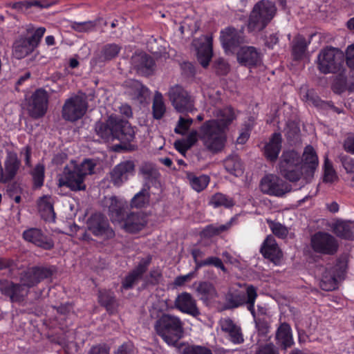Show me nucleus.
Returning <instances> with one entry per match:
<instances>
[{
  "mask_svg": "<svg viewBox=\"0 0 354 354\" xmlns=\"http://www.w3.org/2000/svg\"><path fill=\"white\" fill-rule=\"evenodd\" d=\"M317 153L311 145L305 147L302 156L293 149L283 151L279 167L281 176L290 182L300 179L307 184L311 182L318 167Z\"/></svg>",
  "mask_w": 354,
  "mask_h": 354,
  "instance_id": "f257e3e1",
  "label": "nucleus"
},
{
  "mask_svg": "<svg viewBox=\"0 0 354 354\" xmlns=\"http://www.w3.org/2000/svg\"><path fill=\"white\" fill-rule=\"evenodd\" d=\"M135 128L128 120L111 115L104 121L97 122L94 130L103 142H109L118 140L120 142L116 145L118 148L125 152H132L138 149V145L134 142Z\"/></svg>",
  "mask_w": 354,
  "mask_h": 354,
  "instance_id": "f03ea898",
  "label": "nucleus"
},
{
  "mask_svg": "<svg viewBox=\"0 0 354 354\" xmlns=\"http://www.w3.org/2000/svg\"><path fill=\"white\" fill-rule=\"evenodd\" d=\"M96 161L86 158L81 163L73 166H66L58 178L59 187H66L73 192L85 191L86 185L85 178L94 173Z\"/></svg>",
  "mask_w": 354,
  "mask_h": 354,
  "instance_id": "7ed1b4c3",
  "label": "nucleus"
},
{
  "mask_svg": "<svg viewBox=\"0 0 354 354\" xmlns=\"http://www.w3.org/2000/svg\"><path fill=\"white\" fill-rule=\"evenodd\" d=\"M226 131L217 120H208L200 127L198 138L205 149L215 154L221 152L225 146Z\"/></svg>",
  "mask_w": 354,
  "mask_h": 354,
  "instance_id": "20e7f679",
  "label": "nucleus"
},
{
  "mask_svg": "<svg viewBox=\"0 0 354 354\" xmlns=\"http://www.w3.org/2000/svg\"><path fill=\"white\" fill-rule=\"evenodd\" d=\"M154 330L167 344L176 346L183 337V324L178 317L163 313L155 322Z\"/></svg>",
  "mask_w": 354,
  "mask_h": 354,
  "instance_id": "39448f33",
  "label": "nucleus"
},
{
  "mask_svg": "<svg viewBox=\"0 0 354 354\" xmlns=\"http://www.w3.org/2000/svg\"><path fill=\"white\" fill-rule=\"evenodd\" d=\"M277 13L275 4L268 0L258 1L250 13L247 28L249 32L263 30L272 20Z\"/></svg>",
  "mask_w": 354,
  "mask_h": 354,
  "instance_id": "423d86ee",
  "label": "nucleus"
},
{
  "mask_svg": "<svg viewBox=\"0 0 354 354\" xmlns=\"http://www.w3.org/2000/svg\"><path fill=\"white\" fill-rule=\"evenodd\" d=\"M345 56L337 48L326 46L317 56V68L323 74L337 73L344 66Z\"/></svg>",
  "mask_w": 354,
  "mask_h": 354,
  "instance_id": "0eeeda50",
  "label": "nucleus"
},
{
  "mask_svg": "<svg viewBox=\"0 0 354 354\" xmlns=\"http://www.w3.org/2000/svg\"><path fill=\"white\" fill-rule=\"evenodd\" d=\"M46 32V28L39 27L35 30L27 28L30 36L20 35L13 44L12 54L17 59H21L31 54L39 46L41 38Z\"/></svg>",
  "mask_w": 354,
  "mask_h": 354,
  "instance_id": "6e6552de",
  "label": "nucleus"
},
{
  "mask_svg": "<svg viewBox=\"0 0 354 354\" xmlns=\"http://www.w3.org/2000/svg\"><path fill=\"white\" fill-rule=\"evenodd\" d=\"M88 109L87 97L85 93L68 98L62 109L64 120L75 122L82 118Z\"/></svg>",
  "mask_w": 354,
  "mask_h": 354,
  "instance_id": "1a4fd4ad",
  "label": "nucleus"
},
{
  "mask_svg": "<svg viewBox=\"0 0 354 354\" xmlns=\"http://www.w3.org/2000/svg\"><path fill=\"white\" fill-rule=\"evenodd\" d=\"M86 227L92 234L104 241L113 239L115 231L106 216L100 212L93 213L86 221Z\"/></svg>",
  "mask_w": 354,
  "mask_h": 354,
  "instance_id": "9d476101",
  "label": "nucleus"
},
{
  "mask_svg": "<svg viewBox=\"0 0 354 354\" xmlns=\"http://www.w3.org/2000/svg\"><path fill=\"white\" fill-rule=\"evenodd\" d=\"M310 245L315 253L328 256L335 255L339 247L337 239L325 232L314 234L310 238Z\"/></svg>",
  "mask_w": 354,
  "mask_h": 354,
  "instance_id": "9b49d317",
  "label": "nucleus"
},
{
  "mask_svg": "<svg viewBox=\"0 0 354 354\" xmlns=\"http://www.w3.org/2000/svg\"><path fill=\"white\" fill-rule=\"evenodd\" d=\"M346 270V263L338 259L336 263L326 268L319 282L320 288L324 291H332L338 287V281L344 279Z\"/></svg>",
  "mask_w": 354,
  "mask_h": 354,
  "instance_id": "f8f14e48",
  "label": "nucleus"
},
{
  "mask_svg": "<svg viewBox=\"0 0 354 354\" xmlns=\"http://www.w3.org/2000/svg\"><path fill=\"white\" fill-rule=\"evenodd\" d=\"M169 99L178 113H185L194 109V98L183 86L175 85L169 92Z\"/></svg>",
  "mask_w": 354,
  "mask_h": 354,
  "instance_id": "ddd939ff",
  "label": "nucleus"
},
{
  "mask_svg": "<svg viewBox=\"0 0 354 354\" xmlns=\"http://www.w3.org/2000/svg\"><path fill=\"white\" fill-rule=\"evenodd\" d=\"M259 187L263 194L277 197L283 196L292 189L290 185L274 174L263 176L260 181Z\"/></svg>",
  "mask_w": 354,
  "mask_h": 354,
  "instance_id": "4468645a",
  "label": "nucleus"
},
{
  "mask_svg": "<svg viewBox=\"0 0 354 354\" xmlns=\"http://www.w3.org/2000/svg\"><path fill=\"white\" fill-rule=\"evenodd\" d=\"M102 205L112 223L122 224L127 214V202L118 198L115 196L105 197L102 201Z\"/></svg>",
  "mask_w": 354,
  "mask_h": 354,
  "instance_id": "2eb2a0df",
  "label": "nucleus"
},
{
  "mask_svg": "<svg viewBox=\"0 0 354 354\" xmlns=\"http://www.w3.org/2000/svg\"><path fill=\"white\" fill-rule=\"evenodd\" d=\"M48 98V93L44 88H38L32 94L28 102V111L32 118L39 119L46 114Z\"/></svg>",
  "mask_w": 354,
  "mask_h": 354,
  "instance_id": "dca6fc26",
  "label": "nucleus"
},
{
  "mask_svg": "<svg viewBox=\"0 0 354 354\" xmlns=\"http://www.w3.org/2000/svg\"><path fill=\"white\" fill-rule=\"evenodd\" d=\"M220 40L225 51L232 52L244 41V26L237 30L232 26L221 31Z\"/></svg>",
  "mask_w": 354,
  "mask_h": 354,
  "instance_id": "f3484780",
  "label": "nucleus"
},
{
  "mask_svg": "<svg viewBox=\"0 0 354 354\" xmlns=\"http://www.w3.org/2000/svg\"><path fill=\"white\" fill-rule=\"evenodd\" d=\"M136 172L134 161L127 160L116 165L110 172L111 183L117 187L121 186L127 182L130 177L133 176Z\"/></svg>",
  "mask_w": 354,
  "mask_h": 354,
  "instance_id": "a211bd4d",
  "label": "nucleus"
},
{
  "mask_svg": "<svg viewBox=\"0 0 354 354\" xmlns=\"http://www.w3.org/2000/svg\"><path fill=\"white\" fill-rule=\"evenodd\" d=\"M0 292L10 299L12 303H19L24 300L28 290L21 283H14L8 279L0 280Z\"/></svg>",
  "mask_w": 354,
  "mask_h": 354,
  "instance_id": "6ab92c4d",
  "label": "nucleus"
},
{
  "mask_svg": "<svg viewBox=\"0 0 354 354\" xmlns=\"http://www.w3.org/2000/svg\"><path fill=\"white\" fill-rule=\"evenodd\" d=\"M131 65L136 72L145 77L152 75L156 70V62L153 58L142 52L136 53L131 57Z\"/></svg>",
  "mask_w": 354,
  "mask_h": 354,
  "instance_id": "aec40b11",
  "label": "nucleus"
},
{
  "mask_svg": "<svg viewBox=\"0 0 354 354\" xmlns=\"http://www.w3.org/2000/svg\"><path fill=\"white\" fill-rule=\"evenodd\" d=\"M22 237L26 241L46 250H50L54 248L53 240L39 228L30 227L24 230Z\"/></svg>",
  "mask_w": 354,
  "mask_h": 354,
  "instance_id": "412c9836",
  "label": "nucleus"
},
{
  "mask_svg": "<svg viewBox=\"0 0 354 354\" xmlns=\"http://www.w3.org/2000/svg\"><path fill=\"white\" fill-rule=\"evenodd\" d=\"M212 37L209 35H203L195 40V46L197 51V59L203 68H207L213 55Z\"/></svg>",
  "mask_w": 354,
  "mask_h": 354,
  "instance_id": "4be33fe9",
  "label": "nucleus"
},
{
  "mask_svg": "<svg viewBox=\"0 0 354 354\" xmlns=\"http://www.w3.org/2000/svg\"><path fill=\"white\" fill-rule=\"evenodd\" d=\"M151 262V256L142 259L138 266L124 278L122 281L121 288L124 290L132 289L134 285L138 280L142 279L143 274L147 272Z\"/></svg>",
  "mask_w": 354,
  "mask_h": 354,
  "instance_id": "5701e85b",
  "label": "nucleus"
},
{
  "mask_svg": "<svg viewBox=\"0 0 354 354\" xmlns=\"http://www.w3.org/2000/svg\"><path fill=\"white\" fill-rule=\"evenodd\" d=\"M175 307L182 313L188 314L194 317L201 315L197 307L196 301L192 295L187 292L179 294L174 301Z\"/></svg>",
  "mask_w": 354,
  "mask_h": 354,
  "instance_id": "b1692460",
  "label": "nucleus"
},
{
  "mask_svg": "<svg viewBox=\"0 0 354 354\" xmlns=\"http://www.w3.org/2000/svg\"><path fill=\"white\" fill-rule=\"evenodd\" d=\"M237 60L241 65L251 68L261 64V55L254 46H242L237 53Z\"/></svg>",
  "mask_w": 354,
  "mask_h": 354,
  "instance_id": "393cba45",
  "label": "nucleus"
},
{
  "mask_svg": "<svg viewBox=\"0 0 354 354\" xmlns=\"http://www.w3.org/2000/svg\"><path fill=\"white\" fill-rule=\"evenodd\" d=\"M147 215L143 212L128 214L122 221V227L129 233H136L142 230L147 224Z\"/></svg>",
  "mask_w": 354,
  "mask_h": 354,
  "instance_id": "a878e982",
  "label": "nucleus"
},
{
  "mask_svg": "<svg viewBox=\"0 0 354 354\" xmlns=\"http://www.w3.org/2000/svg\"><path fill=\"white\" fill-rule=\"evenodd\" d=\"M221 330L228 335V339L234 344H241L244 342V336L240 326L237 325L231 318L226 317L221 319Z\"/></svg>",
  "mask_w": 354,
  "mask_h": 354,
  "instance_id": "bb28decb",
  "label": "nucleus"
},
{
  "mask_svg": "<svg viewBox=\"0 0 354 354\" xmlns=\"http://www.w3.org/2000/svg\"><path fill=\"white\" fill-rule=\"evenodd\" d=\"M21 166V161L17 153H9L4 162V169L1 167L3 184L11 182L16 176Z\"/></svg>",
  "mask_w": 354,
  "mask_h": 354,
  "instance_id": "cd10ccee",
  "label": "nucleus"
},
{
  "mask_svg": "<svg viewBox=\"0 0 354 354\" xmlns=\"http://www.w3.org/2000/svg\"><path fill=\"white\" fill-rule=\"evenodd\" d=\"M282 136L279 132L273 133L269 141L265 145L263 150V155L267 160L275 162L282 147Z\"/></svg>",
  "mask_w": 354,
  "mask_h": 354,
  "instance_id": "c85d7f7f",
  "label": "nucleus"
},
{
  "mask_svg": "<svg viewBox=\"0 0 354 354\" xmlns=\"http://www.w3.org/2000/svg\"><path fill=\"white\" fill-rule=\"evenodd\" d=\"M121 46L116 44H105L100 52L95 54L91 59V64L93 66H102L105 62L115 58L120 53Z\"/></svg>",
  "mask_w": 354,
  "mask_h": 354,
  "instance_id": "c756f323",
  "label": "nucleus"
},
{
  "mask_svg": "<svg viewBox=\"0 0 354 354\" xmlns=\"http://www.w3.org/2000/svg\"><path fill=\"white\" fill-rule=\"evenodd\" d=\"M260 252L264 258L269 259L274 264H277L282 257L281 251L272 235H268L266 238L260 248Z\"/></svg>",
  "mask_w": 354,
  "mask_h": 354,
  "instance_id": "7c9ffc66",
  "label": "nucleus"
},
{
  "mask_svg": "<svg viewBox=\"0 0 354 354\" xmlns=\"http://www.w3.org/2000/svg\"><path fill=\"white\" fill-rule=\"evenodd\" d=\"M332 232L339 238L354 241V223L350 221L336 220L331 226Z\"/></svg>",
  "mask_w": 354,
  "mask_h": 354,
  "instance_id": "2f4dec72",
  "label": "nucleus"
},
{
  "mask_svg": "<svg viewBox=\"0 0 354 354\" xmlns=\"http://www.w3.org/2000/svg\"><path fill=\"white\" fill-rule=\"evenodd\" d=\"M54 199L50 195H44L39 198L37 205L41 218L45 221L55 222L56 214L54 211Z\"/></svg>",
  "mask_w": 354,
  "mask_h": 354,
  "instance_id": "473e14b6",
  "label": "nucleus"
},
{
  "mask_svg": "<svg viewBox=\"0 0 354 354\" xmlns=\"http://www.w3.org/2000/svg\"><path fill=\"white\" fill-rule=\"evenodd\" d=\"M275 339L277 344L284 350L290 348L294 344L290 326L283 322L280 324L276 331Z\"/></svg>",
  "mask_w": 354,
  "mask_h": 354,
  "instance_id": "72a5a7b5",
  "label": "nucleus"
},
{
  "mask_svg": "<svg viewBox=\"0 0 354 354\" xmlns=\"http://www.w3.org/2000/svg\"><path fill=\"white\" fill-rule=\"evenodd\" d=\"M244 293L239 290L230 289L224 296V310H232L244 306L245 297Z\"/></svg>",
  "mask_w": 354,
  "mask_h": 354,
  "instance_id": "f704fd0d",
  "label": "nucleus"
},
{
  "mask_svg": "<svg viewBox=\"0 0 354 354\" xmlns=\"http://www.w3.org/2000/svg\"><path fill=\"white\" fill-rule=\"evenodd\" d=\"M197 295L203 303H208L218 297V292L214 286L209 281H201L196 288Z\"/></svg>",
  "mask_w": 354,
  "mask_h": 354,
  "instance_id": "c9c22d12",
  "label": "nucleus"
},
{
  "mask_svg": "<svg viewBox=\"0 0 354 354\" xmlns=\"http://www.w3.org/2000/svg\"><path fill=\"white\" fill-rule=\"evenodd\" d=\"M310 41H307L306 38L301 35H296L291 44V51L293 59L295 61L301 60L304 58Z\"/></svg>",
  "mask_w": 354,
  "mask_h": 354,
  "instance_id": "e433bc0d",
  "label": "nucleus"
},
{
  "mask_svg": "<svg viewBox=\"0 0 354 354\" xmlns=\"http://www.w3.org/2000/svg\"><path fill=\"white\" fill-rule=\"evenodd\" d=\"M226 171L235 176H241L243 174V165L240 157L236 154L228 156L223 161Z\"/></svg>",
  "mask_w": 354,
  "mask_h": 354,
  "instance_id": "4c0bfd02",
  "label": "nucleus"
},
{
  "mask_svg": "<svg viewBox=\"0 0 354 354\" xmlns=\"http://www.w3.org/2000/svg\"><path fill=\"white\" fill-rule=\"evenodd\" d=\"M149 186L145 185L131 198V208L141 209L147 207L150 203Z\"/></svg>",
  "mask_w": 354,
  "mask_h": 354,
  "instance_id": "58836bf2",
  "label": "nucleus"
},
{
  "mask_svg": "<svg viewBox=\"0 0 354 354\" xmlns=\"http://www.w3.org/2000/svg\"><path fill=\"white\" fill-rule=\"evenodd\" d=\"M186 177L192 188L197 192L204 190L209 183V177L204 174L197 176L192 172H187Z\"/></svg>",
  "mask_w": 354,
  "mask_h": 354,
  "instance_id": "ea45409f",
  "label": "nucleus"
},
{
  "mask_svg": "<svg viewBox=\"0 0 354 354\" xmlns=\"http://www.w3.org/2000/svg\"><path fill=\"white\" fill-rule=\"evenodd\" d=\"M98 301L109 312H112L115 309L116 304L115 297L114 293L110 290H99Z\"/></svg>",
  "mask_w": 354,
  "mask_h": 354,
  "instance_id": "a19ab883",
  "label": "nucleus"
},
{
  "mask_svg": "<svg viewBox=\"0 0 354 354\" xmlns=\"http://www.w3.org/2000/svg\"><path fill=\"white\" fill-rule=\"evenodd\" d=\"M236 220L235 217H232L227 223L218 226L214 225H209L206 226L202 231V235L204 237H212L219 235L220 234L227 231L232 226V223Z\"/></svg>",
  "mask_w": 354,
  "mask_h": 354,
  "instance_id": "79ce46f5",
  "label": "nucleus"
},
{
  "mask_svg": "<svg viewBox=\"0 0 354 354\" xmlns=\"http://www.w3.org/2000/svg\"><path fill=\"white\" fill-rule=\"evenodd\" d=\"M258 297L257 289L253 285H249L246 288V295L245 297L244 305L247 306V309L250 312L253 318L257 317V313L254 309V304Z\"/></svg>",
  "mask_w": 354,
  "mask_h": 354,
  "instance_id": "37998d69",
  "label": "nucleus"
},
{
  "mask_svg": "<svg viewBox=\"0 0 354 354\" xmlns=\"http://www.w3.org/2000/svg\"><path fill=\"white\" fill-rule=\"evenodd\" d=\"M209 204L216 208L219 207L230 208L235 205V203L232 198H230L222 193L218 192L211 197Z\"/></svg>",
  "mask_w": 354,
  "mask_h": 354,
  "instance_id": "c03bdc74",
  "label": "nucleus"
},
{
  "mask_svg": "<svg viewBox=\"0 0 354 354\" xmlns=\"http://www.w3.org/2000/svg\"><path fill=\"white\" fill-rule=\"evenodd\" d=\"M218 116V118L211 120L219 122V125L226 131L227 130L229 125L235 119L234 110L231 107H226L221 110Z\"/></svg>",
  "mask_w": 354,
  "mask_h": 354,
  "instance_id": "a18cd8bd",
  "label": "nucleus"
},
{
  "mask_svg": "<svg viewBox=\"0 0 354 354\" xmlns=\"http://www.w3.org/2000/svg\"><path fill=\"white\" fill-rule=\"evenodd\" d=\"M31 176L32 178V189H40L44 185V183L45 167L44 165H36L31 171Z\"/></svg>",
  "mask_w": 354,
  "mask_h": 354,
  "instance_id": "49530a36",
  "label": "nucleus"
},
{
  "mask_svg": "<svg viewBox=\"0 0 354 354\" xmlns=\"http://www.w3.org/2000/svg\"><path fill=\"white\" fill-rule=\"evenodd\" d=\"M139 173L147 182L152 181L159 175L155 165L149 162H144L139 168Z\"/></svg>",
  "mask_w": 354,
  "mask_h": 354,
  "instance_id": "de8ad7c7",
  "label": "nucleus"
},
{
  "mask_svg": "<svg viewBox=\"0 0 354 354\" xmlns=\"http://www.w3.org/2000/svg\"><path fill=\"white\" fill-rule=\"evenodd\" d=\"M131 86L134 91L136 97L140 103L145 102L149 97L151 94L149 89L140 81L133 80Z\"/></svg>",
  "mask_w": 354,
  "mask_h": 354,
  "instance_id": "09e8293b",
  "label": "nucleus"
},
{
  "mask_svg": "<svg viewBox=\"0 0 354 354\" xmlns=\"http://www.w3.org/2000/svg\"><path fill=\"white\" fill-rule=\"evenodd\" d=\"M37 278L34 267H31L21 273L20 277L21 283L24 285V288L28 290V288L37 286L39 283V280Z\"/></svg>",
  "mask_w": 354,
  "mask_h": 354,
  "instance_id": "8fccbe9b",
  "label": "nucleus"
},
{
  "mask_svg": "<svg viewBox=\"0 0 354 354\" xmlns=\"http://www.w3.org/2000/svg\"><path fill=\"white\" fill-rule=\"evenodd\" d=\"M333 91L336 94H342L348 91L347 77L342 73L336 75L331 85Z\"/></svg>",
  "mask_w": 354,
  "mask_h": 354,
  "instance_id": "3c124183",
  "label": "nucleus"
},
{
  "mask_svg": "<svg viewBox=\"0 0 354 354\" xmlns=\"http://www.w3.org/2000/svg\"><path fill=\"white\" fill-rule=\"evenodd\" d=\"M323 169H324L323 181L324 183H331L338 179L337 173L333 168V163L330 161V160L328 159L327 156H326L324 158Z\"/></svg>",
  "mask_w": 354,
  "mask_h": 354,
  "instance_id": "603ef678",
  "label": "nucleus"
},
{
  "mask_svg": "<svg viewBox=\"0 0 354 354\" xmlns=\"http://www.w3.org/2000/svg\"><path fill=\"white\" fill-rule=\"evenodd\" d=\"M153 115L156 120L161 119L166 111L165 104L162 100V96L160 93H156L152 106Z\"/></svg>",
  "mask_w": 354,
  "mask_h": 354,
  "instance_id": "864d4df0",
  "label": "nucleus"
},
{
  "mask_svg": "<svg viewBox=\"0 0 354 354\" xmlns=\"http://www.w3.org/2000/svg\"><path fill=\"white\" fill-rule=\"evenodd\" d=\"M37 274L39 283L41 281L51 277L57 272V268L55 266H33Z\"/></svg>",
  "mask_w": 354,
  "mask_h": 354,
  "instance_id": "5fc2aeb1",
  "label": "nucleus"
},
{
  "mask_svg": "<svg viewBox=\"0 0 354 354\" xmlns=\"http://www.w3.org/2000/svg\"><path fill=\"white\" fill-rule=\"evenodd\" d=\"M267 223L275 236L281 239H285L287 236L288 230L285 225L279 222H274L270 220H268Z\"/></svg>",
  "mask_w": 354,
  "mask_h": 354,
  "instance_id": "6e6d98bb",
  "label": "nucleus"
},
{
  "mask_svg": "<svg viewBox=\"0 0 354 354\" xmlns=\"http://www.w3.org/2000/svg\"><path fill=\"white\" fill-rule=\"evenodd\" d=\"M192 123L193 120L191 118H185L180 116L174 129V132L177 134L185 135Z\"/></svg>",
  "mask_w": 354,
  "mask_h": 354,
  "instance_id": "4d7b16f0",
  "label": "nucleus"
},
{
  "mask_svg": "<svg viewBox=\"0 0 354 354\" xmlns=\"http://www.w3.org/2000/svg\"><path fill=\"white\" fill-rule=\"evenodd\" d=\"M255 354H279V349L273 343H266L259 345Z\"/></svg>",
  "mask_w": 354,
  "mask_h": 354,
  "instance_id": "13d9d810",
  "label": "nucleus"
},
{
  "mask_svg": "<svg viewBox=\"0 0 354 354\" xmlns=\"http://www.w3.org/2000/svg\"><path fill=\"white\" fill-rule=\"evenodd\" d=\"M213 66L216 73L219 75H226L229 71V65L223 58H218L214 61Z\"/></svg>",
  "mask_w": 354,
  "mask_h": 354,
  "instance_id": "bf43d9fd",
  "label": "nucleus"
},
{
  "mask_svg": "<svg viewBox=\"0 0 354 354\" xmlns=\"http://www.w3.org/2000/svg\"><path fill=\"white\" fill-rule=\"evenodd\" d=\"M181 354H212L210 349L201 346L185 347Z\"/></svg>",
  "mask_w": 354,
  "mask_h": 354,
  "instance_id": "052dcab7",
  "label": "nucleus"
},
{
  "mask_svg": "<svg viewBox=\"0 0 354 354\" xmlns=\"http://www.w3.org/2000/svg\"><path fill=\"white\" fill-rule=\"evenodd\" d=\"M205 266H213L221 269L225 273L227 272V270L223 265L222 260L217 257H209L203 260Z\"/></svg>",
  "mask_w": 354,
  "mask_h": 354,
  "instance_id": "680f3d73",
  "label": "nucleus"
},
{
  "mask_svg": "<svg viewBox=\"0 0 354 354\" xmlns=\"http://www.w3.org/2000/svg\"><path fill=\"white\" fill-rule=\"evenodd\" d=\"M304 97L306 101L312 102V104L317 107H322L324 102L315 93L314 90H308Z\"/></svg>",
  "mask_w": 354,
  "mask_h": 354,
  "instance_id": "e2e57ef3",
  "label": "nucleus"
},
{
  "mask_svg": "<svg viewBox=\"0 0 354 354\" xmlns=\"http://www.w3.org/2000/svg\"><path fill=\"white\" fill-rule=\"evenodd\" d=\"M149 279H145V285H157L159 283L160 279L162 278V273L158 268L153 269L149 272Z\"/></svg>",
  "mask_w": 354,
  "mask_h": 354,
  "instance_id": "0e129e2a",
  "label": "nucleus"
},
{
  "mask_svg": "<svg viewBox=\"0 0 354 354\" xmlns=\"http://www.w3.org/2000/svg\"><path fill=\"white\" fill-rule=\"evenodd\" d=\"M342 166L347 173L354 172V159L346 155L339 156Z\"/></svg>",
  "mask_w": 354,
  "mask_h": 354,
  "instance_id": "69168bd1",
  "label": "nucleus"
},
{
  "mask_svg": "<svg viewBox=\"0 0 354 354\" xmlns=\"http://www.w3.org/2000/svg\"><path fill=\"white\" fill-rule=\"evenodd\" d=\"M94 27V24L92 21L84 22H73L71 24V28L77 32H87L91 28Z\"/></svg>",
  "mask_w": 354,
  "mask_h": 354,
  "instance_id": "338daca9",
  "label": "nucleus"
},
{
  "mask_svg": "<svg viewBox=\"0 0 354 354\" xmlns=\"http://www.w3.org/2000/svg\"><path fill=\"white\" fill-rule=\"evenodd\" d=\"M346 63L351 70H354V44L349 45L346 48Z\"/></svg>",
  "mask_w": 354,
  "mask_h": 354,
  "instance_id": "774afa93",
  "label": "nucleus"
}]
</instances>
